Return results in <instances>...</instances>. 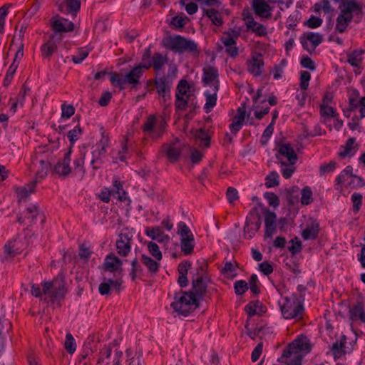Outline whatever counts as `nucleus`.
Masks as SVG:
<instances>
[{
	"label": "nucleus",
	"mask_w": 365,
	"mask_h": 365,
	"mask_svg": "<svg viewBox=\"0 0 365 365\" xmlns=\"http://www.w3.org/2000/svg\"><path fill=\"white\" fill-rule=\"evenodd\" d=\"M195 136L202 140L204 142V145L205 147H209L210 145V138L207 133L203 129H199L196 130L195 133Z\"/></svg>",
	"instance_id": "obj_60"
},
{
	"label": "nucleus",
	"mask_w": 365,
	"mask_h": 365,
	"mask_svg": "<svg viewBox=\"0 0 365 365\" xmlns=\"http://www.w3.org/2000/svg\"><path fill=\"white\" fill-rule=\"evenodd\" d=\"M247 31H251L259 36H265L267 34L266 27L255 21L252 16H249L245 18Z\"/></svg>",
	"instance_id": "obj_21"
},
{
	"label": "nucleus",
	"mask_w": 365,
	"mask_h": 365,
	"mask_svg": "<svg viewBox=\"0 0 365 365\" xmlns=\"http://www.w3.org/2000/svg\"><path fill=\"white\" fill-rule=\"evenodd\" d=\"M305 40L303 38L301 39V43L304 48H306L307 51H309L308 48V42L307 41H310L313 44V50H314L315 47L318 46L319 43H321L322 41V35L317 34V33H312L309 32L304 34Z\"/></svg>",
	"instance_id": "obj_28"
},
{
	"label": "nucleus",
	"mask_w": 365,
	"mask_h": 365,
	"mask_svg": "<svg viewBox=\"0 0 365 365\" xmlns=\"http://www.w3.org/2000/svg\"><path fill=\"white\" fill-rule=\"evenodd\" d=\"M126 356L127 359L125 365H143V359L141 353H133L130 349H127Z\"/></svg>",
	"instance_id": "obj_33"
},
{
	"label": "nucleus",
	"mask_w": 365,
	"mask_h": 365,
	"mask_svg": "<svg viewBox=\"0 0 365 365\" xmlns=\"http://www.w3.org/2000/svg\"><path fill=\"white\" fill-rule=\"evenodd\" d=\"M82 133V129L80 126H76L73 130L68 133V137L71 144H73Z\"/></svg>",
	"instance_id": "obj_55"
},
{
	"label": "nucleus",
	"mask_w": 365,
	"mask_h": 365,
	"mask_svg": "<svg viewBox=\"0 0 365 365\" xmlns=\"http://www.w3.org/2000/svg\"><path fill=\"white\" fill-rule=\"evenodd\" d=\"M291 245L288 247L292 255H295L299 253L302 250V242L297 237H295L290 240Z\"/></svg>",
	"instance_id": "obj_49"
},
{
	"label": "nucleus",
	"mask_w": 365,
	"mask_h": 365,
	"mask_svg": "<svg viewBox=\"0 0 365 365\" xmlns=\"http://www.w3.org/2000/svg\"><path fill=\"white\" fill-rule=\"evenodd\" d=\"M141 260L151 273H156L158 272L160 264L157 261L145 255L141 256Z\"/></svg>",
	"instance_id": "obj_38"
},
{
	"label": "nucleus",
	"mask_w": 365,
	"mask_h": 365,
	"mask_svg": "<svg viewBox=\"0 0 365 365\" xmlns=\"http://www.w3.org/2000/svg\"><path fill=\"white\" fill-rule=\"evenodd\" d=\"M122 261L118 257L113 254H110L106 256L103 266L106 272H113L115 278L122 279Z\"/></svg>",
	"instance_id": "obj_8"
},
{
	"label": "nucleus",
	"mask_w": 365,
	"mask_h": 365,
	"mask_svg": "<svg viewBox=\"0 0 365 365\" xmlns=\"http://www.w3.org/2000/svg\"><path fill=\"white\" fill-rule=\"evenodd\" d=\"M27 29V25L23 24L19 26V31L15 34L13 40L11 41V45L14 44V41H17L19 42H23V39L24 37V34Z\"/></svg>",
	"instance_id": "obj_53"
},
{
	"label": "nucleus",
	"mask_w": 365,
	"mask_h": 365,
	"mask_svg": "<svg viewBox=\"0 0 365 365\" xmlns=\"http://www.w3.org/2000/svg\"><path fill=\"white\" fill-rule=\"evenodd\" d=\"M365 50L357 49L347 54V62L354 67H359L363 61L362 55Z\"/></svg>",
	"instance_id": "obj_29"
},
{
	"label": "nucleus",
	"mask_w": 365,
	"mask_h": 365,
	"mask_svg": "<svg viewBox=\"0 0 365 365\" xmlns=\"http://www.w3.org/2000/svg\"><path fill=\"white\" fill-rule=\"evenodd\" d=\"M311 79V75L308 71H302L300 76V88L307 90L309 86V82Z\"/></svg>",
	"instance_id": "obj_56"
},
{
	"label": "nucleus",
	"mask_w": 365,
	"mask_h": 365,
	"mask_svg": "<svg viewBox=\"0 0 365 365\" xmlns=\"http://www.w3.org/2000/svg\"><path fill=\"white\" fill-rule=\"evenodd\" d=\"M38 215V207L36 205H31L26 209L24 216L19 217L18 221L21 224L31 225L36 222Z\"/></svg>",
	"instance_id": "obj_18"
},
{
	"label": "nucleus",
	"mask_w": 365,
	"mask_h": 365,
	"mask_svg": "<svg viewBox=\"0 0 365 365\" xmlns=\"http://www.w3.org/2000/svg\"><path fill=\"white\" fill-rule=\"evenodd\" d=\"M248 289L247 283L245 281H237L235 284V293L238 295L244 294Z\"/></svg>",
	"instance_id": "obj_61"
},
{
	"label": "nucleus",
	"mask_w": 365,
	"mask_h": 365,
	"mask_svg": "<svg viewBox=\"0 0 365 365\" xmlns=\"http://www.w3.org/2000/svg\"><path fill=\"white\" fill-rule=\"evenodd\" d=\"M352 319H360L365 322V313L361 303H357L350 311Z\"/></svg>",
	"instance_id": "obj_37"
},
{
	"label": "nucleus",
	"mask_w": 365,
	"mask_h": 365,
	"mask_svg": "<svg viewBox=\"0 0 365 365\" xmlns=\"http://www.w3.org/2000/svg\"><path fill=\"white\" fill-rule=\"evenodd\" d=\"M143 71L142 66L134 67L125 76L126 83L136 85L139 83V78L142 76Z\"/></svg>",
	"instance_id": "obj_32"
},
{
	"label": "nucleus",
	"mask_w": 365,
	"mask_h": 365,
	"mask_svg": "<svg viewBox=\"0 0 365 365\" xmlns=\"http://www.w3.org/2000/svg\"><path fill=\"white\" fill-rule=\"evenodd\" d=\"M346 343V337L342 336L339 341H336L333 344L331 350L334 359H339L346 354L344 350Z\"/></svg>",
	"instance_id": "obj_30"
},
{
	"label": "nucleus",
	"mask_w": 365,
	"mask_h": 365,
	"mask_svg": "<svg viewBox=\"0 0 365 365\" xmlns=\"http://www.w3.org/2000/svg\"><path fill=\"white\" fill-rule=\"evenodd\" d=\"M319 232V224L314 221L308 225L306 228L302 232V237L304 240H315Z\"/></svg>",
	"instance_id": "obj_26"
},
{
	"label": "nucleus",
	"mask_w": 365,
	"mask_h": 365,
	"mask_svg": "<svg viewBox=\"0 0 365 365\" xmlns=\"http://www.w3.org/2000/svg\"><path fill=\"white\" fill-rule=\"evenodd\" d=\"M302 301V297L295 294L285 297L279 303L283 317L286 319H301L304 311Z\"/></svg>",
	"instance_id": "obj_5"
},
{
	"label": "nucleus",
	"mask_w": 365,
	"mask_h": 365,
	"mask_svg": "<svg viewBox=\"0 0 365 365\" xmlns=\"http://www.w3.org/2000/svg\"><path fill=\"white\" fill-rule=\"evenodd\" d=\"M353 176L354 175L352 174V168L347 166L336 178V180L338 184H342L344 181L346 180V177L352 178Z\"/></svg>",
	"instance_id": "obj_50"
},
{
	"label": "nucleus",
	"mask_w": 365,
	"mask_h": 365,
	"mask_svg": "<svg viewBox=\"0 0 365 365\" xmlns=\"http://www.w3.org/2000/svg\"><path fill=\"white\" fill-rule=\"evenodd\" d=\"M61 41V35L53 34L50 36L48 41L45 43L42 47V55L45 58H50L56 51L58 44Z\"/></svg>",
	"instance_id": "obj_17"
},
{
	"label": "nucleus",
	"mask_w": 365,
	"mask_h": 365,
	"mask_svg": "<svg viewBox=\"0 0 365 365\" xmlns=\"http://www.w3.org/2000/svg\"><path fill=\"white\" fill-rule=\"evenodd\" d=\"M71 150L67 152L65 154L63 159L61 161L58 162L55 165L53 168V172L55 173L62 177H66L71 173V168L69 165L71 161Z\"/></svg>",
	"instance_id": "obj_19"
},
{
	"label": "nucleus",
	"mask_w": 365,
	"mask_h": 365,
	"mask_svg": "<svg viewBox=\"0 0 365 365\" xmlns=\"http://www.w3.org/2000/svg\"><path fill=\"white\" fill-rule=\"evenodd\" d=\"M152 65L156 71H160L167 63V59L162 54L155 53L152 58Z\"/></svg>",
	"instance_id": "obj_40"
},
{
	"label": "nucleus",
	"mask_w": 365,
	"mask_h": 365,
	"mask_svg": "<svg viewBox=\"0 0 365 365\" xmlns=\"http://www.w3.org/2000/svg\"><path fill=\"white\" fill-rule=\"evenodd\" d=\"M336 162L331 161L327 164H323L319 167L320 175H324L327 173L333 172L336 168Z\"/></svg>",
	"instance_id": "obj_54"
},
{
	"label": "nucleus",
	"mask_w": 365,
	"mask_h": 365,
	"mask_svg": "<svg viewBox=\"0 0 365 365\" xmlns=\"http://www.w3.org/2000/svg\"><path fill=\"white\" fill-rule=\"evenodd\" d=\"M188 18L183 14H180L172 19L171 24L176 29L182 28L188 21Z\"/></svg>",
	"instance_id": "obj_43"
},
{
	"label": "nucleus",
	"mask_w": 365,
	"mask_h": 365,
	"mask_svg": "<svg viewBox=\"0 0 365 365\" xmlns=\"http://www.w3.org/2000/svg\"><path fill=\"white\" fill-rule=\"evenodd\" d=\"M66 340L65 341V344H64V346H65V349L67 350V351L69 353V354H73L76 351V343H75V341H74V339L72 336L71 334L70 333H68L66 334Z\"/></svg>",
	"instance_id": "obj_45"
},
{
	"label": "nucleus",
	"mask_w": 365,
	"mask_h": 365,
	"mask_svg": "<svg viewBox=\"0 0 365 365\" xmlns=\"http://www.w3.org/2000/svg\"><path fill=\"white\" fill-rule=\"evenodd\" d=\"M362 195L358 192H354L351 195V202L353 203V210L357 212L359 211L362 205Z\"/></svg>",
	"instance_id": "obj_48"
},
{
	"label": "nucleus",
	"mask_w": 365,
	"mask_h": 365,
	"mask_svg": "<svg viewBox=\"0 0 365 365\" xmlns=\"http://www.w3.org/2000/svg\"><path fill=\"white\" fill-rule=\"evenodd\" d=\"M190 96V86L185 80H181L178 85L175 96Z\"/></svg>",
	"instance_id": "obj_42"
},
{
	"label": "nucleus",
	"mask_w": 365,
	"mask_h": 365,
	"mask_svg": "<svg viewBox=\"0 0 365 365\" xmlns=\"http://www.w3.org/2000/svg\"><path fill=\"white\" fill-rule=\"evenodd\" d=\"M145 234L152 240H156L158 242H168L170 240L169 237L166 235H164L161 228L159 227L147 228L145 230Z\"/></svg>",
	"instance_id": "obj_27"
},
{
	"label": "nucleus",
	"mask_w": 365,
	"mask_h": 365,
	"mask_svg": "<svg viewBox=\"0 0 365 365\" xmlns=\"http://www.w3.org/2000/svg\"><path fill=\"white\" fill-rule=\"evenodd\" d=\"M110 82L114 85L122 86L126 83L125 77L116 73H110Z\"/></svg>",
	"instance_id": "obj_62"
},
{
	"label": "nucleus",
	"mask_w": 365,
	"mask_h": 365,
	"mask_svg": "<svg viewBox=\"0 0 365 365\" xmlns=\"http://www.w3.org/2000/svg\"><path fill=\"white\" fill-rule=\"evenodd\" d=\"M310 350L309 341L306 338H299L284 350L282 358L286 359L284 363L287 365H301L304 354L309 353Z\"/></svg>",
	"instance_id": "obj_3"
},
{
	"label": "nucleus",
	"mask_w": 365,
	"mask_h": 365,
	"mask_svg": "<svg viewBox=\"0 0 365 365\" xmlns=\"http://www.w3.org/2000/svg\"><path fill=\"white\" fill-rule=\"evenodd\" d=\"M108 137L103 134L100 140L96 143V148H98V150L101 160H103V157L105 155L106 153V148L108 147Z\"/></svg>",
	"instance_id": "obj_41"
},
{
	"label": "nucleus",
	"mask_w": 365,
	"mask_h": 365,
	"mask_svg": "<svg viewBox=\"0 0 365 365\" xmlns=\"http://www.w3.org/2000/svg\"><path fill=\"white\" fill-rule=\"evenodd\" d=\"M264 60L262 55L259 52H254L250 60L247 61V70L255 76H259L262 73Z\"/></svg>",
	"instance_id": "obj_12"
},
{
	"label": "nucleus",
	"mask_w": 365,
	"mask_h": 365,
	"mask_svg": "<svg viewBox=\"0 0 365 365\" xmlns=\"http://www.w3.org/2000/svg\"><path fill=\"white\" fill-rule=\"evenodd\" d=\"M20 252V247L16 238L8 240L3 247L1 262H11L14 257L19 255Z\"/></svg>",
	"instance_id": "obj_10"
},
{
	"label": "nucleus",
	"mask_w": 365,
	"mask_h": 365,
	"mask_svg": "<svg viewBox=\"0 0 365 365\" xmlns=\"http://www.w3.org/2000/svg\"><path fill=\"white\" fill-rule=\"evenodd\" d=\"M75 113V108L71 105H65L63 104L61 106V116L62 118H69L71 117Z\"/></svg>",
	"instance_id": "obj_59"
},
{
	"label": "nucleus",
	"mask_w": 365,
	"mask_h": 365,
	"mask_svg": "<svg viewBox=\"0 0 365 365\" xmlns=\"http://www.w3.org/2000/svg\"><path fill=\"white\" fill-rule=\"evenodd\" d=\"M165 46L175 52L183 53L188 51L198 55L197 43L181 36H170L165 40Z\"/></svg>",
	"instance_id": "obj_6"
},
{
	"label": "nucleus",
	"mask_w": 365,
	"mask_h": 365,
	"mask_svg": "<svg viewBox=\"0 0 365 365\" xmlns=\"http://www.w3.org/2000/svg\"><path fill=\"white\" fill-rule=\"evenodd\" d=\"M203 73L202 81L204 85L213 87V91H218L220 82L217 70L214 67L208 66L203 69Z\"/></svg>",
	"instance_id": "obj_11"
},
{
	"label": "nucleus",
	"mask_w": 365,
	"mask_h": 365,
	"mask_svg": "<svg viewBox=\"0 0 365 365\" xmlns=\"http://www.w3.org/2000/svg\"><path fill=\"white\" fill-rule=\"evenodd\" d=\"M51 168V162L48 159H40L39 160V168L36 173V179L37 182L43 178H45L48 172Z\"/></svg>",
	"instance_id": "obj_31"
},
{
	"label": "nucleus",
	"mask_w": 365,
	"mask_h": 365,
	"mask_svg": "<svg viewBox=\"0 0 365 365\" xmlns=\"http://www.w3.org/2000/svg\"><path fill=\"white\" fill-rule=\"evenodd\" d=\"M19 66V63H12L10 67L9 68V70L6 74L5 78L4 80V85L8 86L13 78V76L14 73L16 72L17 68Z\"/></svg>",
	"instance_id": "obj_52"
},
{
	"label": "nucleus",
	"mask_w": 365,
	"mask_h": 365,
	"mask_svg": "<svg viewBox=\"0 0 365 365\" xmlns=\"http://www.w3.org/2000/svg\"><path fill=\"white\" fill-rule=\"evenodd\" d=\"M182 148V144L178 140L171 143L164 144L163 146V150L165 152L168 160L171 163L178 161L181 154Z\"/></svg>",
	"instance_id": "obj_13"
},
{
	"label": "nucleus",
	"mask_w": 365,
	"mask_h": 365,
	"mask_svg": "<svg viewBox=\"0 0 365 365\" xmlns=\"http://www.w3.org/2000/svg\"><path fill=\"white\" fill-rule=\"evenodd\" d=\"M181 239V250L185 255H190L194 249V237L190 228L184 223L178 225Z\"/></svg>",
	"instance_id": "obj_7"
},
{
	"label": "nucleus",
	"mask_w": 365,
	"mask_h": 365,
	"mask_svg": "<svg viewBox=\"0 0 365 365\" xmlns=\"http://www.w3.org/2000/svg\"><path fill=\"white\" fill-rule=\"evenodd\" d=\"M340 13L336 18V30L339 33L346 31L349 24L353 19V15L362 16L363 10L361 6L353 0H341L339 6Z\"/></svg>",
	"instance_id": "obj_2"
},
{
	"label": "nucleus",
	"mask_w": 365,
	"mask_h": 365,
	"mask_svg": "<svg viewBox=\"0 0 365 365\" xmlns=\"http://www.w3.org/2000/svg\"><path fill=\"white\" fill-rule=\"evenodd\" d=\"M66 4L68 11L76 15L81 7L80 1L78 0H67Z\"/></svg>",
	"instance_id": "obj_58"
},
{
	"label": "nucleus",
	"mask_w": 365,
	"mask_h": 365,
	"mask_svg": "<svg viewBox=\"0 0 365 365\" xmlns=\"http://www.w3.org/2000/svg\"><path fill=\"white\" fill-rule=\"evenodd\" d=\"M312 192L309 187H305L302 191L301 202L309 205L312 202Z\"/></svg>",
	"instance_id": "obj_51"
},
{
	"label": "nucleus",
	"mask_w": 365,
	"mask_h": 365,
	"mask_svg": "<svg viewBox=\"0 0 365 365\" xmlns=\"http://www.w3.org/2000/svg\"><path fill=\"white\" fill-rule=\"evenodd\" d=\"M246 115L245 107L243 106L237 110V115L233 117V121L243 124Z\"/></svg>",
	"instance_id": "obj_63"
},
{
	"label": "nucleus",
	"mask_w": 365,
	"mask_h": 365,
	"mask_svg": "<svg viewBox=\"0 0 365 365\" xmlns=\"http://www.w3.org/2000/svg\"><path fill=\"white\" fill-rule=\"evenodd\" d=\"M122 284V279L115 278V279H112L110 278L104 277L103 282L99 284L98 291L101 295L109 294L112 288L119 292Z\"/></svg>",
	"instance_id": "obj_14"
},
{
	"label": "nucleus",
	"mask_w": 365,
	"mask_h": 365,
	"mask_svg": "<svg viewBox=\"0 0 365 365\" xmlns=\"http://www.w3.org/2000/svg\"><path fill=\"white\" fill-rule=\"evenodd\" d=\"M42 292L44 300L48 302H54L63 299L66 293L63 275L58 274L52 281L43 282L42 284Z\"/></svg>",
	"instance_id": "obj_4"
},
{
	"label": "nucleus",
	"mask_w": 365,
	"mask_h": 365,
	"mask_svg": "<svg viewBox=\"0 0 365 365\" xmlns=\"http://www.w3.org/2000/svg\"><path fill=\"white\" fill-rule=\"evenodd\" d=\"M118 238L115 243L118 254L122 257H126L131 250L132 236L128 233H120Z\"/></svg>",
	"instance_id": "obj_15"
},
{
	"label": "nucleus",
	"mask_w": 365,
	"mask_h": 365,
	"mask_svg": "<svg viewBox=\"0 0 365 365\" xmlns=\"http://www.w3.org/2000/svg\"><path fill=\"white\" fill-rule=\"evenodd\" d=\"M52 27L55 32H69L74 29V24L66 19L56 16L53 18Z\"/></svg>",
	"instance_id": "obj_20"
},
{
	"label": "nucleus",
	"mask_w": 365,
	"mask_h": 365,
	"mask_svg": "<svg viewBox=\"0 0 365 365\" xmlns=\"http://www.w3.org/2000/svg\"><path fill=\"white\" fill-rule=\"evenodd\" d=\"M148 248L150 253L157 260L160 261L162 259V253L159 249L158 245L156 243L152 242H148Z\"/></svg>",
	"instance_id": "obj_47"
},
{
	"label": "nucleus",
	"mask_w": 365,
	"mask_h": 365,
	"mask_svg": "<svg viewBox=\"0 0 365 365\" xmlns=\"http://www.w3.org/2000/svg\"><path fill=\"white\" fill-rule=\"evenodd\" d=\"M296 162H289V163H286L285 162L281 161V172L282 175L285 178H289L293 173L295 171L294 164Z\"/></svg>",
	"instance_id": "obj_39"
},
{
	"label": "nucleus",
	"mask_w": 365,
	"mask_h": 365,
	"mask_svg": "<svg viewBox=\"0 0 365 365\" xmlns=\"http://www.w3.org/2000/svg\"><path fill=\"white\" fill-rule=\"evenodd\" d=\"M37 180H34L30 183L26 184L24 187H19L15 189L19 200L27 199L31 194L34 193L36 190Z\"/></svg>",
	"instance_id": "obj_25"
},
{
	"label": "nucleus",
	"mask_w": 365,
	"mask_h": 365,
	"mask_svg": "<svg viewBox=\"0 0 365 365\" xmlns=\"http://www.w3.org/2000/svg\"><path fill=\"white\" fill-rule=\"evenodd\" d=\"M155 124V118L153 115L148 117L147 121L145 123L143 126V131L146 133L153 134V137L155 138H159L161 135L162 132H154V127Z\"/></svg>",
	"instance_id": "obj_34"
},
{
	"label": "nucleus",
	"mask_w": 365,
	"mask_h": 365,
	"mask_svg": "<svg viewBox=\"0 0 365 365\" xmlns=\"http://www.w3.org/2000/svg\"><path fill=\"white\" fill-rule=\"evenodd\" d=\"M102 163H103V160H101L98 150V148H96V145L94 150L92 151V159L91 160V165H92L93 170H97L99 168V165H101Z\"/></svg>",
	"instance_id": "obj_46"
},
{
	"label": "nucleus",
	"mask_w": 365,
	"mask_h": 365,
	"mask_svg": "<svg viewBox=\"0 0 365 365\" xmlns=\"http://www.w3.org/2000/svg\"><path fill=\"white\" fill-rule=\"evenodd\" d=\"M155 84L157 92L162 96L164 103L170 98V85L169 82L164 78H158L155 79Z\"/></svg>",
	"instance_id": "obj_22"
},
{
	"label": "nucleus",
	"mask_w": 365,
	"mask_h": 365,
	"mask_svg": "<svg viewBox=\"0 0 365 365\" xmlns=\"http://www.w3.org/2000/svg\"><path fill=\"white\" fill-rule=\"evenodd\" d=\"M205 269L201 266L197 268L196 277L192 278L191 291L185 292L180 296H175L172 307L178 314L187 316L199 306V300L207 292V282L204 277Z\"/></svg>",
	"instance_id": "obj_1"
},
{
	"label": "nucleus",
	"mask_w": 365,
	"mask_h": 365,
	"mask_svg": "<svg viewBox=\"0 0 365 365\" xmlns=\"http://www.w3.org/2000/svg\"><path fill=\"white\" fill-rule=\"evenodd\" d=\"M204 14L212 21V22L217 26L222 24V20L220 14L215 9H203Z\"/></svg>",
	"instance_id": "obj_35"
},
{
	"label": "nucleus",
	"mask_w": 365,
	"mask_h": 365,
	"mask_svg": "<svg viewBox=\"0 0 365 365\" xmlns=\"http://www.w3.org/2000/svg\"><path fill=\"white\" fill-rule=\"evenodd\" d=\"M259 302H250L245 307V311L247 314V315L250 317H253L255 314H257L258 312L257 311V308L258 307Z\"/></svg>",
	"instance_id": "obj_64"
},
{
	"label": "nucleus",
	"mask_w": 365,
	"mask_h": 365,
	"mask_svg": "<svg viewBox=\"0 0 365 365\" xmlns=\"http://www.w3.org/2000/svg\"><path fill=\"white\" fill-rule=\"evenodd\" d=\"M276 220L277 215L274 212L267 211L265 212L264 224L265 233L264 237L272 238L273 234L276 231Z\"/></svg>",
	"instance_id": "obj_23"
},
{
	"label": "nucleus",
	"mask_w": 365,
	"mask_h": 365,
	"mask_svg": "<svg viewBox=\"0 0 365 365\" xmlns=\"http://www.w3.org/2000/svg\"><path fill=\"white\" fill-rule=\"evenodd\" d=\"M217 91H213L211 93V91H207L205 93L206 97L205 109L206 110V113H209L211 109L215 106L217 102Z\"/></svg>",
	"instance_id": "obj_36"
},
{
	"label": "nucleus",
	"mask_w": 365,
	"mask_h": 365,
	"mask_svg": "<svg viewBox=\"0 0 365 365\" xmlns=\"http://www.w3.org/2000/svg\"><path fill=\"white\" fill-rule=\"evenodd\" d=\"M361 103V98H359L358 94L352 93L349 98V107L350 110L356 109Z\"/></svg>",
	"instance_id": "obj_57"
},
{
	"label": "nucleus",
	"mask_w": 365,
	"mask_h": 365,
	"mask_svg": "<svg viewBox=\"0 0 365 365\" xmlns=\"http://www.w3.org/2000/svg\"><path fill=\"white\" fill-rule=\"evenodd\" d=\"M272 0H253L252 8L256 15L262 18H269L272 8L269 2Z\"/></svg>",
	"instance_id": "obj_16"
},
{
	"label": "nucleus",
	"mask_w": 365,
	"mask_h": 365,
	"mask_svg": "<svg viewBox=\"0 0 365 365\" xmlns=\"http://www.w3.org/2000/svg\"><path fill=\"white\" fill-rule=\"evenodd\" d=\"M261 223V219L258 215H251L247 217L244 227V237L252 239L260 228Z\"/></svg>",
	"instance_id": "obj_9"
},
{
	"label": "nucleus",
	"mask_w": 365,
	"mask_h": 365,
	"mask_svg": "<svg viewBox=\"0 0 365 365\" xmlns=\"http://www.w3.org/2000/svg\"><path fill=\"white\" fill-rule=\"evenodd\" d=\"M280 156L285 157L289 162H297V155L293 148L289 143L282 144L279 146L278 153L276 155L277 159L281 160Z\"/></svg>",
	"instance_id": "obj_24"
},
{
	"label": "nucleus",
	"mask_w": 365,
	"mask_h": 365,
	"mask_svg": "<svg viewBox=\"0 0 365 365\" xmlns=\"http://www.w3.org/2000/svg\"><path fill=\"white\" fill-rule=\"evenodd\" d=\"M279 175L277 172L272 171L266 177L265 185L267 187H272L279 185Z\"/></svg>",
	"instance_id": "obj_44"
}]
</instances>
